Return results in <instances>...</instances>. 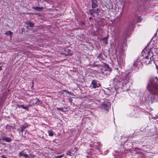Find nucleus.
<instances>
[{"instance_id":"obj_1","label":"nucleus","mask_w":158,"mask_h":158,"mask_svg":"<svg viewBox=\"0 0 158 158\" xmlns=\"http://www.w3.org/2000/svg\"><path fill=\"white\" fill-rule=\"evenodd\" d=\"M148 88L151 94L150 95L151 98L153 100L155 98V96L158 94V85L154 80H151L148 85Z\"/></svg>"},{"instance_id":"obj_2","label":"nucleus","mask_w":158,"mask_h":158,"mask_svg":"<svg viewBox=\"0 0 158 158\" xmlns=\"http://www.w3.org/2000/svg\"><path fill=\"white\" fill-rule=\"evenodd\" d=\"M42 103V102L39 100V99L37 98L33 99L31 100L29 105L28 106L31 107L35 105H39Z\"/></svg>"},{"instance_id":"obj_3","label":"nucleus","mask_w":158,"mask_h":158,"mask_svg":"<svg viewBox=\"0 0 158 158\" xmlns=\"http://www.w3.org/2000/svg\"><path fill=\"white\" fill-rule=\"evenodd\" d=\"M111 103L109 102H105L103 103L101 106L102 108L105 110L108 111L109 109L110 108Z\"/></svg>"},{"instance_id":"obj_4","label":"nucleus","mask_w":158,"mask_h":158,"mask_svg":"<svg viewBox=\"0 0 158 158\" xmlns=\"http://www.w3.org/2000/svg\"><path fill=\"white\" fill-rule=\"evenodd\" d=\"M111 71V69L109 68L108 64L106 65V67H103L102 70V73L105 74L110 73Z\"/></svg>"},{"instance_id":"obj_5","label":"nucleus","mask_w":158,"mask_h":158,"mask_svg":"<svg viewBox=\"0 0 158 158\" xmlns=\"http://www.w3.org/2000/svg\"><path fill=\"white\" fill-rule=\"evenodd\" d=\"M145 56L144 58H150V60H154L153 57V54L150 50L147 51L146 53H145Z\"/></svg>"},{"instance_id":"obj_6","label":"nucleus","mask_w":158,"mask_h":158,"mask_svg":"<svg viewBox=\"0 0 158 158\" xmlns=\"http://www.w3.org/2000/svg\"><path fill=\"white\" fill-rule=\"evenodd\" d=\"M100 85V84L97 83L96 81L93 80L92 81L91 84L90 86V87L91 89H95L97 87H99Z\"/></svg>"},{"instance_id":"obj_7","label":"nucleus","mask_w":158,"mask_h":158,"mask_svg":"<svg viewBox=\"0 0 158 158\" xmlns=\"http://www.w3.org/2000/svg\"><path fill=\"white\" fill-rule=\"evenodd\" d=\"M99 9L98 8L96 9H92L89 10V12L91 15H93L94 13L98 15Z\"/></svg>"},{"instance_id":"obj_8","label":"nucleus","mask_w":158,"mask_h":158,"mask_svg":"<svg viewBox=\"0 0 158 158\" xmlns=\"http://www.w3.org/2000/svg\"><path fill=\"white\" fill-rule=\"evenodd\" d=\"M144 60H145V62L146 64H152V61H154V60H150V58H144ZM154 62V61H153Z\"/></svg>"},{"instance_id":"obj_9","label":"nucleus","mask_w":158,"mask_h":158,"mask_svg":"<svg viewBox=\"0 0 158 158\" xmlns=\"http://www.w3.org/2000/svg\"><path fill=\"white\" fill-rule=\"evenodd\" d=\"M16 108H21L23 109H25L26 110H28V107L27 106H25L24 105H19V104H16Z\"/></svg>"},{"instance_id":"obj_10","label":"nucleus","mask_w":158,"mask_h":158,"mask_svg":"<svg viewBox=\"0 0 158 158\" xmlns=\"http://www.w3.org/2000/svg\"><path fill=\"white\" fill-rule=\"evenodd\" d=\"M2 140L3 141H5L7 142H10L11 140L12 139L9 137H4L2 139Z\"/></svg>"},{"instance_id":"obj_11","label":"nucleus","mask_w":158,"mask_h":158,"mask_svg":"<svg viewBox=\"0 0 158 158\" xmlns=\"http://www.w3.org/2000/svg\"><path fill=\"white\" fill-rule=\"evenodd\" d=\"M32 9H34L38 11H41L43 8V7H32Z\"/></svg>"},{"instance_id":"obj_12","label":"nucleus","mask_w":158,"mask_h":158,"mask_svg":"<svg viewBox=\"0 0 158 158\" xmlns=\"http://www.w3.org/2000/svg\"><path fill=\"white\" fill-rule=\"evenodd\" d=\"M98 5L94 2H92V8H96L97 7Z\"/></svg>"},{"instance_id":"obj_13","label":"nucleus","mask_w":158,"mask_h":158,"mask_svg":"<svg viewBox=\"0 0 158 158\" xmlns=\"http://www.w3.org/2000/svg\"><path fill=\"white\" fill-rule=\"evenodd\" d=\"M12 33L10 31H8L6 32L5 34L7 35H11V34Z\"/></svg>"},{"instance_id":"obj_14","label":"nucleus","mask_w":158,"mask_h":158,"mask_svg":"<svg viewBox=\"0 0 158 158\" xmlns=\"http://www.w3.org/2000/svg\"><path fill=\"white\" fill-rule=\"evenodd\" d=\"M48 135L50 136H52L53 135V132L51 130H49L48 131Z\"/></svg>"},{"instance_id":"obj_15","label":"nucleus","mask_w":158,"mask_h":158,"mask_svg":"<svg viewBox=\"0 0 158 158\" xmlns=\"http://www.w3.org/2000/svg\"><path fill=\"white\" fill-rule=\"evenodd\" d=\"M78 148L77 147H75L73 149H72L71 151L73 152V153H75L77 150Z\"/></svg>"},{"instance_id":"obj_16","label":"nucleus","mask_w":158,"mask_h":158,"mask_svg":"<svg viewBox=\"0 0 158 158\" xmlns=\"http://www.w3.org/2000/svg\"><path fill=\"white\" fill-rule=\"evenodd\" d=\"M27 127V126H23L22 127H20L21 131L23 132L24 130Z\"/></svg>"},{"instance_id":"obj_17","label":"nucleus","mask_w":158,"mask_h":158,"mask_svg":"<svg viewBox=\"0 0 158 158\" xmlns=\"http://www.w3.org/2000/svg\"><path fill=\"white\" fill-rule=\"evenodd\" d=\"M35 157V156L32 154H30L28 155V158H34Z\"/></svg>"},{"instance_id":"obj_18","label":"nucleus","mask_w":158,"mask_h":158,"mask_svg":"<svg viewBox=\"0 0 158 158\" xmlns=\"http://www.w3.org/2000/svg\"><path fill=\"white\" fill-rule=\"evenodd\" d=\"M102 40L104 41V42L106 44L107 43V39L106 37H105L102 39Z\"/></svg>"},{"instance_id":"obj_19","label":"nucleus","mask_w":158,"mask_h":158,"mask_svg":"<svg viewBox=\"0 0 158 158\" xmlns=\"http://www.w3.org/2000/svg\"><path fill=\"white\" fill-rule=\"evenodd\" d=\"M28 24L29 26L31 27H33L34 25V24L31 23H28Z\"/></svg>"},{"instance_id":"obj_20","label":"nucleus","mask_w":158,"mask_h":158,"mask_svg":"<svg viewBox=\"0 0 158 158\" xmlns=\"http://www.w3.org/2000/svg\"><path fill=\"white\" fill-rule=\"evenodd\" d=\"M24 154V153L21 152L19 153V156L20 157H21V156H23Z\"/></svg>"},{"instance_id":"obj_21","label":"nucleus","mask_w":158,"mask_h":158,"mask_svg":"<svg viewBox=\"0 0 158 158\" xmlns=\"http://www.w3.org/2000/svg\"><path fill=\"white\" fill-rule=\"evenodd\" d=\"M64 155H60V156H55V158H61L62 157L64 156Z\"/></svg>"},{"instance_id":"obj_22","label":"nucleus","mask_w":158,"mask_h":158,"mask_svg":"<svg viewBox=\"0 0 158 158\" xmlns=\"http://www.w3.org/2000/svg\"><path fill=\"white\" fill-rule=\"evenodd\" d=\"M64 91L65 92H66L67 93L70 94H72V93L70 92L69 91L67 90H64Z\"/></svg>"},{"instance_id":"obj_23","label":"nucleus","mask_w":158,"mask_h":158,"mask_svg":"<svg viewBox=\"0 0 158 158\" xmlns=\"http://www.w3.org/2000/svg\"><path fill=\"white\" fill-rule=\"evenodd\" d=\"M23 156H24L25 158H28V155L27 154H24Z\"/></svg>"},{"instance_id":"obj_24","label":"nucleus","mask_w":158,"mask_h":158,"mask_svg":"<svg viewBox=\"0 0 158 158\" xmlns=\"http://www.w3.org/2000/svg\"><path fill=\"white\" fill-rule=\"evenodd\" d=\"M57 109L58 110L63 111V108L62 107L57 108Z\"/></svg>"},{"instance_id":"obj_25","label":"nucleus","mask_w":158,"mask_h":158,"mask_svg":"<svg viewBox=\"0 0 158 158\" xmlns=\"http://www.w3.org/2000/svg\"><path fill=\"white\" fill-rule=\"evenodd\" d=\"M71 152L70 151H68L67 152L66 154L70 156H71Z\"/></svg>"},{"instance_id":"obj_26","label":"nucleus","mask_w":158,"mask_h":158,"mask_svg":"<svg viewBox=\"0 0 158 158\" xmlns=\"http://www.w3.org/2000/svg\"><path fill=\"white\" fill-rule=\"evenodd\" d=\"M138 65V62H135L134 63V65L136 67V66Z\"/></svg>"},{"instance_id":"obj_27","label":"nucleus","mask_w":158,"mask_h":158,"mask_svg":"<svg viewBox=\"0 0 158 158\" xmlns=\"http://www.w3.org/2000/svg\"><path fill=\"white\" fill-rule=\"evenodd\" d=\"M2 158H7V157H5L4 155H2Z\"/></svg>"},{"instance_id":"obj_28","label":"nucleus","mask_w":158,"mask_h":158,"mask_svg":"<svg viewBox=\"0 0 158 158\" xmlns=\"http://www.w3.org/2000/svg\"><path fill=\"white\" fill-rule=\"evenodd\" d=\"M2 70V66H0V71Z\"/></svg>"},{"instance_id":"obj_29","label":"nucleus","mask_w":158,"mask_h":158,"mask_svg":"<svg viewBox=\"0 0 158 158\" xmlns=\"http://www.w3.org/2000/svg\"><path fill=\"white\" fill-rule=\"evenodd\" d=\"M139 20L141 21V18L140 17H139Z\"/></svg>"},{"instance_id":"obj_30","label":"nucleus","mask_w":158,"mask_h":158,"mask_svg":"<svg viewBox=\"0 0 158 158\" xmlns=\"http://www.w3.org/2000/svg\"><path fill=\"white\" fill-rule=\"evenodd\" d=\"M95 0H92V2H94Z\"/></svg>"},{"instance_id":"obj_31","label":"nucleus","mask_w":158,"mask_h":158,"mask_svg":"<svg viewBox=\"0 0 158 158\" xmlns=\"http://www.w3.org/2000/svg\"><path fill=\"white\" fill-rule=\"evenodd\" d=\"M91 19V17H89V19L90 20V19Z\"/></svg>"}]
</instances>
